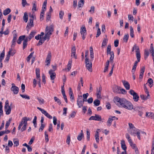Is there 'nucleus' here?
<instances>
[{
  "mask_svg": "<svg viewBox=\"0 0 154 154\" xmlns=\"http://www.w3.org/2000/svg\"><path fill=\"white\" fill-rule=\"evenodd\" d=\"M147 83H149V86L150 88L153 85V81L152 79L151 78H149L148 79L147 81Z\"/></svg>",
  "mask_w": 154,
  "mask_h": 154,
  "instance_id": "393cba45",
  "label": "nucleus"
},
{
  "mask_svg": "<svg viewBox=\"0 0 154 154\" xmlns=\"http://www.w3.org/2000/svg\"><path fill=\"white\" fill-rule=\"evenodd\" d=\"M111 46L110 45H109L107 48V54H111L112 51H111Z\"/></svg>",
  "mask_w": 154,
  "mask_h": 154,
  "instance_id": "7c9ffc66",
  "label": "nucleus"
},
{
  "mask_svg": "<svg viewBox=\"0 0 154 154\" xmlns=\"http://www.w3.org/2000/svg\"><path fill=\"white\" fill-rule=\"evenodd\" d=\"M89 120H94L95 121H101V117L100 116L95 114V116H91L89 118Z\"/></svg>",
  "mask_w": 154,
  "mask_h": 154,
  "instance_id": "6e6552de",
  "label": "nucleus"
},
{
  "mask_svg": "<svg viewBox=\"0 0 154 154\" xmlns=\"http://www.w3.org/2000/svg\"><path fill=\"white\" fill-rule=\"evenodd\" d=\"M115 103L119 107H123L129 110H131L133 109V105L129 101L124 98H119L116 97L114 99Z\"/></svg>",
  "mask_w": 154,
  "mask_h": 154,
  "instance_id": "f257e3e1",
  "label": "nucleus"
},
{
  "mask_svg": "<svg viewBox=\"0 0 154 154\" xmlns=\"http://www.w3.org/2000/svg\"><path fill=\"white\" fill-rule=\"evenodd\" d=\"M34 52H33L32 53H31L27 57L26 60L27 62H29L31 59V58L32 57L33 54H34Z\"/></svg>",
  "mask_w": 154,
  "mask_h": 154,
  "instance_id": "c03bdc74",
  "label": "nucleus"
},
{
  "mask_svg": "<svg viewBox=\"0 0 154 154\" xmlns=\"http://www.w3.org/2000/svg\"><path fill=\"white\" fill-rule=\"evenodd\" d=\"M47 131H45V139L46 142H48L49 141L48 135L47 134Z\"/></svg>",
  "mask_w": 154,
  "mask_h": 154,
  "instance_id": "3c124183",
  "label": "nucleus"
},
{
  "mask_svg": "<svg viewBox=\"0 0 154 154\" xmlns=\"http://www.w3.org/2000/svg\"><path fill=\"white\" fill-rule=\"evenodd\" d=\"M84 0H80L78 2V7L79 8L82 7L84 4Z\"/></svg>",
  "mask_w": 154,
  "mask_h": 154,
  "instance_id": "4be33fe9",
  "label": "nucleus"
},
{
  "mask_svg": "<svg viewBox=\"0 0 154 154\" xmlns=\"http://www.w3.org/2000/svg\"><path fill=\"white\" fill-rule=\"evenodd\" d=\"M87 101L86 100L83 99V101L80 99H78L77 100V104L79 108H81V107L83 106V105L84 104L85 101Z\"/></svg>",
  "mask_w": 154,
  "mask_h": 154,
  "instance_id": "ddd939ff",
  "label": "nucleus"
},
{
  "mask_svg": "<svg viewBox=\"0 0 154 154\" xmlns=\"http://www.w3.org/2000/svg\"><path fill=\"white\" fill-rule=\"evenodd\" d=\"M139 98V96L137 93L133 97V99L135 102H137Z\"/></svg>",
  "mask_w": 154,
  "mask_h": 154,
  "instance_id": "a19ab883",
  "label": "nucleus"
},
{
  "mask_svg": "<svg viewBox=\"0 0 154 154\" xmlns=\"http://www.w3.org/2000/svg\"><path fill=\"white\" fill-rule=\"evenodd\" d=\"M24 124V125L23 126L22 128L21 129V131L22 132H23L26 129V126L27 125V123H23Z\"/></svg>",
  "mask_w": 154,
  "mask_h": 154,
  "instance_id": "13d9d810",
  "label": "nucleus"
},
{
  "mask_svg": "<svg viewBox=\"0 0 154 154\" xmlns=\"http://www.w3.org/2000/svg\"><path fill=\"white\" fill-rule=\"evenodd\" d=\"M144 133L145 134H146V133H145V132H143L142 131H140V132L139 131H137V132L136 133V134H137V137L139 139V140H140V133Z\"/></svg>",
  "mask_w": 154,
  "mask_h": 154,
  "instance_id": "5fc2aeb1",
  "label": "nucleus"
},
{
  "mask_svg": "<svg viewBox=\"0 0 154 154\" xmlns=\"http://www.w3.org/2000/svg\"><path fill=\"white\" fill-rule=\"evenodd\" d=\"M37 99L38 100L40 104L42 105L44 103L45 101L41 97H37Z\"/></svg>",
  "mask_w": 154,
  "mask_h": 154,
  "instance_id": "cd10ccee",
  "label": "nucleus"
},
{
  "mask_svg": "<svg viewBox=\"0 0 154 154\" xmlns=\"http://www.w3.org/2000/svg\"><path fill=\"white\" fill-rule=\"evenodd\" d=\"M121 147L122 149L125 150V151H126V149H127V147L126 146L125 142L124 140H122L121 141Z\"/></svg>",
  "mask_w": 154,
  "mask_h": 154,
  "instance_id": "aec40b11",
  "label": "nucleus"
},
{
  "mask_svg": "<svg viewBox=\"0 0 154 154\" xmlns=\"http://www.w3.org/2000/svg\"><path fill=\"white\" fill-rule=\"evenodd\" d=\"M11 119H10L9 120V121H8L6 122V124H5V129H7L10 125V124L11 123Z\"/></svg>",
  "mask_w": 154,
  "mask_h": 154,
  "instance_id": "8fccbe9b",
  "label": "nucleus"
},
{
  "mask_svg": "<svg viewBox=\"0 0 154 154\" xmlns=\"http://www.w3.org/2000/svg\"><path fill=\"white\" fill-rule=\"evenodd\" d=\"M17 39H15L13 38L11 42V46L12 47H14L15 46V45L16 44V42H17Z\"/></svg>",
  "mask_w": 154,
  "mask_h": 154,
  "instance_id": "864d4df0",
  "label": "nucleus"
},
{
  "mask_svg": "<svg viewBox=\"0 0 154 154\" xmlns=\"http://www.w3.org/2000/svg\"><path fill=\"white\" fill-rule=\"evenodd\" d=\"M129 38V35L128 34H127L124 36L123 38V40L125 42H127L128 41Z\"/></svg>",
  "mask_w": 154,
  "mask_h": 154,
  "instance_id": "a18cd8bd",
  "label": "nucleus"
},
{
  "mask_svg": "<svg viewBox=\"0 0 154 154\" xmlns=\"http://www.w3.org/2000/svg\"><path fill=\"white\" fill-rule=\"evenodd\" d=\"M11 10L10 8H8L4 11L3 14L6 16L10 12Z\"/></svg>",
  "mask_w": 154,
  "mask_h": 154,
  "instance_id": "b1692460",
  "label": "nucleus"
},
{
  "mask_svg": "<svg viewBox=\"0 0 154 154\" xmlns=\"http://www.w3.org/2000/svg\"><path fill=\"white\" fill-rule=\"evenodd\" d=\"M77 0H74L73 2V6L75 8L77 7Z\"/></svg>",
  "mask_w": 154,
  "mask_h": 154,
  "instance_id": "338daca9",
  "label": "nucleus"
},
{
  "mask_svg": "<svg viewBox=\"0 0 154 154\" xmlns=\"http://www.w3.org/2000/svg\"><path fill=\"white\" fill-rule=\"evenodd\" d=\"M22 119L23 120V123H27V121H30L31 120V119L30 118H27L26 117H23Z\"/></svg>",
  "mask_w": 154,
  "mask_h": 154,
  "instance_id": "bb28decb",
  "label": "nucleus"
},
{
  "mask_svg": "<svg viewBox=\"0 0 154 154\" xmlns=\"http://www.w3.org/2000/svg\"><path fill=\"white\" fill-rule=\"evenodd\" d=\"M51 14L50 12H48L47 13V14L46 16V20L47 21L49 20L51 18Z\"/></svg>",
  "mask_w": 154,
  "mask_h": 154,
  "instance_id": "4d7b16f0",
  "label": "nucleus"
},
{
  "mask_svg": "<svg viewBox=\"0 0 154 154\" xmlns=\"http://www.w3.org/2000/svg\"><path fill=\"white\" fill-rule=\"evenodd\" d=\"M84 136V134L83 131L82 130L81 131V133L79 134L77 137V139L79 140H81L82 139V137Z\"/></svg>",
  "mask_w": 154,
  "mask_h": 154,
  "instance_id": "5701e85b",
  "label": "nucleus"
},
{
  "mask_svg": "<svg viewBox=\"0 0 154 154\" xmlns=\"http://www.w3.org/2000/svg\"><path fill=\"white\" fill-rule=\"evenodd\" d=\"M25 37V36L24 35L20 36L17 41V43L19 44H20L21 43V42L24 39Z\"/></svg>",
  "mask_w": 154,
  "mask_h": 154,
  "instance_id": "a211bd4d",
  "label": "nucleus"
},
{
  "mask_svg": "<svg viewBox=\"0 0 154 154\" xmlns=\"http://www.w3.org/2000/svg\"><path fill=\"white\" fill-rule=\"evenodd\" d=\"M64 14V11H60L59 16L60 18L62 20L63 19V16Z\"/></svg>",
  "mask_w": 154,
  "mask_h": 154,
  "instance_id": "e433bc0d",
  "label": "nucleus"
},
{
  "mask_svg": "<svg viewBox=\"0 0 154 154\" xmlns=\"http://www.w3.org/2000/svg\"><path fill=\"white\" fill-rule=\"evenodd\" d=\"M93 103L95 106H97L100 105V101L96 99L94 100Z\"/></svg>",
  "mask_w": 154,
  "mask_h": 154,
  "instance_id": "473e14b6",
  "label": "nucleus"
},
{
  "mask_svg": "<svg viewBox=\"0 0 154 154\" xmlns=\"http://www.w3.org/2000/svg\"><path fill=\"white\" fill-rule=\"evenodd\" d=\"M29 17H30L29 19H32V20H33L34 19H36V17L35 14H29Z\"/></svg>",
  "mask_w": 154,
  "mask_h": 154,
  "instance_id": "ea45409f",
  "label": "nucleus"
},
{
  "mask_svg": "<svg viewBox=\"0 0 154 154\" xmlns=\"http://www.w3.org/2000/svg\"><path fill=\"white\" fill-rule=\"evenodd\" d=\"M35 73L36 75V78H37L38 79H39V78H40V71L39 69L38 68H36Z\"/></svg>",
  "mask_w": 154,
  "mask_h": 154,
  "instance_id": "6ab92c4d",
  "label": "nucleus"
},
{
  "mask_svg": "<svg viewBox=\"0 0 154 154\" xmlns=\"http://www.w3.org/2000/svg\"><path fill=\"white\" fill-rule=\"evenodd\" d=\"M129 93L131 95H132L133 96V97L134 96V95L136 94L137 93L134 92V91L132 90H131L129 91Z\"/></svg>",
  "mask_w": 154,
  "mask_h": 154,
  "instance_id": "bf43d9fd",
  "label": "nucleus"
},
{
  "mask_svg": "<svg viewBox=\"0 0 154 154\" xmlns=\"http://www.w3.org/2000/svg\"><path fill=\"white\" fill-rule=\"evenodd\" d=\"M13 142L14 144V146H17L19 145V140L17 139H13Z\"/></svg>",
  "mask_w": 154,
  "mask_h": 154,
  "instance_id": "c756f323",
  "label": "nucleus"
},
{
  "mask_svg": "<svg viewBox=\"0 0 154 154\" xmlns=\"http://www.w3.org/2000/svg\"><path fill=\"white\" fill-rule=\"evenodd\" d=\"M49 73L50 75V77L51 80L54 79L56 77V73L54 72V71L52 69H50L49 71Z\"/></svg>",
  "mask_w": 154,
  "mask_h": 154,
  "instance_id": "f8f14e48",
  "label": "nucleus"
},
{
  "mask_svg": "<svg viewBox=\"0 0 154 154\" xmlns=\"http://www.w3.org/2000/svg\"><path fill=\"white\" fill-rule=\"evenodd\" d=\"M12 107L9 106V103L8 100H6L5 102V105L4 106L5 111L6 112V114L7 115H9L11 112Z\"/></svg>",
  "mask_w": 154,
  "mask_h": 154,
  "instance_id": "7ed1b4c3",
  "label": "nucleus"
},
{
  "mask_svg": "<svg viewBox=\"0 0 154 154\" xmlns=\"http://www.w3.org/2000/svg\"><path fill=\"white\" fill-rule=\"evenodd\" d=\"M101 34L100 29V28H98L97 30V32L96 36V37H98Z\"/></svg>",
  "mask_w": 154,
  "mask_h": 154,
  "instance_id": "774afa93",
  "label": "nucleus"
},
{
  "mask_svg": "<svg viewBox=\"0 0 154 154\" xmlns=\"http://www.w3.org/2000/svg\"><path fill=\"white\" fill-rule=\"evenodd\" d=\"M35 33V32L33 31H32L30 32L29 36V40H31V39L34 36Z\"/></svg>",
  "mask_w": 154,
  "mask_h": 154,
  "instance_id": "f704fd0d",
  "label": "nucleus"
},
{
  "mask_svg": "<svg viewBox=\"0 0 154 154\" xmlns=\"http://www.w3.org/2000/svg\"><path fill=\"white\" fill-rule=\"evenodd\" d=\"M108 41V39L106 38H104L103 39V42L102 43V47H103L107 45V43Z\"/></svg>",
  "mask_w": 154,
  "mask_h": 154,
  "instance_id": "c85d7f7f",
  "label": "nucleus"
},
{
  "mask_svg": "<svg viewBox=\"0 0 154 154\" xmlns=\"http://www.w3.org/2000/svg\"><path fill=\"white\" fill-rule=\"evenodd\" d=\"M51 59V53L49 52L47 56L45 62L47 63L46 65L49 66L50 64V61Z\"/></svg>",
  "mask_w": 154,
  "mask_h": 154,
  "instance_id": "9d476101",
  "label": "nucleus"
},
{
  "mask_svg": "<svg viewBox=\"0 0 154 154\" xmlns=\"http://www.w3.org/2000/svg\"><path fill=\"white\" fill-rule=\"evenodd\" d=\"M47 0H45L42 5V9L46 10V5L47 4Z\"/></svg>",
  "mask_w": 154,
  "mask_h": 154,
  "instance_id": "603ef678",
  "label": "nucleus"
},
{
  "mask_svg": "<svg viewBox=\"0 0 154 154\" xmlns=\"http://www.w3.org/2000/svg\"><path fill=\"white\" fill-rule=\"evenodd\" d=\"M110 55V60L111 62H113V59L114 57V54L113 51H112L111 54H109Z\"/></svg>",
  "mask_w": 154,
  "mask_h": 154,
  "instance_id": "37998d69",
  "label": "nucleus"
},
{
  "mask_svg": "<svg viewBox=\"0 0 154 154\" xmlns=\"http://www.w3.org/2000/svg\"><path fill=\"white\" fill-rule=\"evenodd\" d=\"M23 19L26 23L27 22L28 20V15L26 12H25L24 13L23 17Z\"/></svg>",
  "mask_w": 154,
  "mask_h": 154,
  "instance_id": "a878e982",
  "label": "nucleus"
},
{
  "mask_svg": "<svg viewBox=\"0 0 154 154\" xmlns=\"http://www.w3.org/2000/svg\"><path fill=\"white\" fill-rule=\"evenodd\" d=\"M102 90V88L100 85L99 88H97V94H101V91Z\"/></svg>",
  "mask_w": 154,
  "mask_h": 154,
  "instance_id": "79ce46f5",
  "label": "nucleus"
},
{
  "mask_svg": "<svg viewBox=\"0 0 154 154\" xmlns=\"http://www.w3.org/2000/svg\"><path fill=\"white\" fill-rule=\"evenodd\" d=\"M33 20H32V19H29V21L27 23L26 28H30L32 27L33 26Z\"/></svg>",
  "mask_w": 154,
  "mask_h": 154,
  "instance_id": "f3484780",
  "label": "nucleus"
},
{
  "mask_svg": "<svg viewBox=\"0 0 154 154\" xmlns=\"http://www.w3.org/2000/svg\"><path fill=\"white\" fill-rule=\"evenodd\" d=\"M20 95L21 97L23 98H25L27 100H29L30 97L29 96H28L27 95H22L21 94H20Z\"/></svg>",
  "mask_w": 154,
  "mask_h": 154,
  "instance_id": "09e8293b",
  "label": "nucleus"
},
{
  "mask_svg": "<svg viewBox=\"0 0 154 154\" xmlns=\"http://www.w3.org/2000/svg\"><path fill=\"white\" fill-rule=\"evenodd\" d=\"M16 30H14L12 32L13 35V38L17 40V33L16 32Z\"/></svg>",
  "mask_w": 154,
  "mask_h": 154,
  "instance_id": "4c0bfd02",
  "label": "nucleus"
},
{
  "mask_svg": "<svg viewBox=\"0 0 154 154\" xmlns=\"http://www.w3.org/2000/svg\"><path fill=\"white\" fill-rule=\"evenodd\" d=\"M136 57L137 60H140V49L139 48H137V50L136 51Z\"/></svg>",
  "mask_w": 154,
  "mask_h": 154,
  "instance_id": "dca6fc26",
  "label": "nucleus"
},
{
  "mask_svg": "<svg viewBox=\"0 0 154 154\" xmlns=\"http://www.w3.org/2000/svg\"><path fill=\"white\" fill-rule=\"evenodd\" d=\"M137 130V129L136 128L130 130L129 131L131 135L135 136V134L136 133Z\"/></svg>",
  "mask_w": 154,
  "mask_h": 154,
  "instance_id": "412c9836",
  "label": "nucleus"
},
{
  "mask_svg": "<svg viewBox=\"0 0 154 154\" xmlns=\"http://www.w3.org/2000/svg\"><path fill=\"white\" fill-rule=\"evenodd\" d=\"M32 11L33 12H34L37 11L36 2L35 1H33L32 2Z\"/></svg>",
  "mask_w": 154,
  "mask_h": 154,
  "instance_id": "2eb2a0df",
  "label": "nucleus"
},
{
  "mask_svg": "<svg viewBox=\"0 0 154 154\" xmlns=\"http://www.w3.org/2000/svg\"><path fill=\"white\" fill-rule=\"evenodd\" d=\"M85 63L86 64V67L87 69L90 72H91L92 71V64L91 62H89L88 57H86L85 59Z\"/></svg>",
  "mask_w": 154,
  "mask_h": 154,
  "instance_id": "20e7f679",
  "label": "nucleus"
},
{
  "mask_svg": "<svg viewBox=\"0 0 154 154\" xmlns=\"http://www.w3.org/2000/svg\"><path fill=\"white\" fill-rule=\"evenodd\" d=\"M37 109L40 110L42 113L44 114L49 119H52V116L50 115L44 109H42L39 107H37Z\"/></svg>",
  "mask_w": 154,
  "mask_h": 154,
  "instance_id": "0eeeda50",
  "label": "nucleus"
},
{
  "mask_svg": "<svg viewBox=\"0 0 154 154\" xmlns=\"http://www.w3.org/2000/svg\"><path fill=\"white\" fill-rule=\"evenodd\" d=\"M45 124H41V126L39 130V131L40 132L41 131H42L45 127Z\"/></svg>",
  "mask_w": 154,
  "mask_h": 154,
  "instance_id": "e2e57ef3",
  "label": "nucleus"
},
{
  "mask_svg": "<svg viewBox=\"0 0 154 154\" xmlns=\"http://www.w3.org/2000/svg\"><path fill=\"white\" fill-rule=\"evenodd\" d=\"M134 110V111L137 112L138 115L140 116H142L143 113V111L144 108L143 107L141 106H137L135 107L134 108H133Z\"/></svg>",
  "mask_w": 154,
  "mask_h": 154,
  "instance_id": "39448f33",
  "label": "nucleus"
},
{
  "mask_svg": "<svg viewBox=\"0 0 154 154\" xmlns=\"http://www.w3.org/2000/svg\"><path fill=\"white\" fill-rule=\"evenodd\" d=\"M113 120V119L111 117L109 118L107 121V125L108 126H110L111 124V123L112 121Z\"/></svg>",
  "mask_w": 154,
  "mask_h": 154,
  "instance_id": "58836bf2",
  "label": "nucleus"
},
{
  "mask_svg": "<svg viewBox=\"0 0 154 154\" xmlns=\"http://www.w3.org/2000/svg\"><path fill=\"white\" fill-rule=\"evenodd\" d=\"M95 140H96V142L97 143H99V134L98 132L97 131H96V134L95 135Z\"/></svg>",
  "mask_w": 154,
  "mask_h": 154,
  "instance_id": "2f4dec72",
  "label": "nucleus"
},
{
  "mask_svg": "<svg viewBox=\"0 0 154 154\" xmlns=\"http://www.w3.org/2000/svg\"><path fill=\"white\" fill-rule=\"evenodd\" d=\"M150 51L152 53V54H154V50L153 48V47L152 46V44L151 45V46L150 49Z\"/></svg>",
  "mask_w": 154,
  "mask_h": 154,
  "instance_id": "052dcab7",
  "label": "nucleus"
},
{
  "mask_svg": "<svg viewBox=\"0 0 154 154\" xmlns=\"http://www.w3.org/2000/svg\"><path fill=\"white\" fill-rule=\"evenodd\" d=\"M144 58L146 59L149 55V52L148 51L145 50L144 51Z\"/></svg>",
  "mask_w": 154,
  "mask_h": 154,
  "instance_id": "de8ad7c7",
  "label": "nucleus"
},
{
  "mask_svg": "<svg viewBox=\"0 0 154 154\" xmlns=\"http://www.w3.org/2000/svg\"><path fill=\"white\" fill-rule=\"evenodd\" d=\"M130 35L131 36L132 38H133L134 37V31L133 30V28L131 26H130Z\"/></svg>",
  "mask_w": 154,
  "mask_h": 154,
  "instance_id": "72a5a7b5",
  "label": "nucleus"
},
{
  "mask_svg": "<svg viewBox=\"0 0 154 154\" xmlns=\"http://www.w3.org/2000/svg\"><path fill=\"white\" fill-rule=\"evenodd\" d=\"M54 99L55 102H57L59 104H60L61 103L60 100L57 97H54Z\"/></svg>",
  "mask_w": 154,
  "mask_h": 154,
  "instance_id": "6e6d98bb",
  "label": "nucleus"
},
{
  "mask_svg": "<svg viewBox=\"0 0 154 154\" xmlns=\"http://www.w3.org/2000/svg\"><path fill=\"white\" fill-rule=\"evenodd\" d=\"M5 56V53L4 51H3L1 54L0 55V62H2V60L3 59Z\"/></svg>",
  "mask_w": 154,
  "mask_h": 154,
  "instance_id": "49530a36",
  "label": "nucleus"
},
{
  "mask_svg": "<svg viewBox=\"0 0 154 154\" xmlns=\"http://www.w3.org/2000/svg\"><path fill=\"white\" fill-rule=\"evenodd\" d=\"M48 130L50 132H51L53 131V127L52 125L51 124H50L48 127Z\"/></svg>",
  "mask_w": 154,
  "mask_h": 154,
  "instance_id": "0e129e2a",
  "label": "nucleus"
},
{
  "mask_svg": "<svg viewBox=\"0 0 154 154\" xmlns=\"http://www.w3.org/2000/svg\"><path fill=\"white\" fill-rule=\"evenodd\" d=\"M122 82L126 89L128 90L130 88V85L129 83L128 82L125 80L122 81Z\"/></svg>",
  "mask_w": 154,
  "mask_h": 154,
  "instance_id": "4468645a",
  "label": "nucleus"
},
{
  "mask_svg": "<svg viewBox=\"0 0 154 154\" xmlns=\"http://www.w3.org/2000/svg\"><path fill=\"white\" fill-rule=\"evenodd\" d=\"M12 86L11 88V90L12 91L14 94H18L19 91V88L17 87L14 85V84H12Z\"/></svg>",
  "mask_w": 154,
  "mask_h": 154,
  "instance_id": "1a4fd4ad",
  "label": "nucleus"
},
{
  "mask_svg": "<svg viewBox=\"0 0 154 154\" xmlns=\"http://www.w3.org/2000/svg\"><path fill=\"white\" fill-rule=\"evenodd\" d=\"M76 48L75 46L73 47L71 49V57H74L75 59H77V57L75 55Z\"/></svg>",
  "mask_w": 154,
  "mask_h": 154,
  "instance_id": "9b49d317",
  "label": "nucleus"
},
{
  "mask_svg": "<svg viewBox=\"0 0 154 154\" xmlns=\"http://www.w3.org/2000/svg\"><path fill=\"white\" fill-rule=\"evenodd\" d=\"M26 4L27 3L26 0H22V5L23 7H24Z\"/></svg>",
  "mask_w": 154,
  "mask_h": 154,
  "instance_id": "69168bd1",
  "label": "nucleus"
},
{
  "mask_svg": "<svg viewBox=\"0 0 154 154\" xmlns=\"http://www.w3.org/2000/svg\"><path fill=\"white\" fill-rule=\"evenodd\" d=\"M80 33L82 36V39L84 40L87 35V30L85 26L81 28Z\"/></svg>",
  "mask_w": 154,
  "mask_h": 154,
  "instance_id": "423d86ee",
  "label": "nucleus"
},
{
  "mask_svg": "<svg viewBox=\"0 0 154 154\" xmlns=\"http://www.w3.org/2000/svg\"><path fill=\"white\" fill-rule=\"evenodd\" d=\"M45 41V40H44V38H43V40L42 39H40L38 43L37 44V46L41 45Z\"/></svg>",
  "mask_w": 154,
  "mask_h": 154,
  "instance_id": "680f3d73",
  "label": "nucleus"
},
{
  "mask_svg": "<svg viewBox=\"0 0 154 154\" xmlns=\"http://www.w3.org/2000/svg\"><path fill=\"white\" fill-rule=\"evenodd\" d=\"M54 31V27L53 25H51L50 26H47L45 28V35L44 37V40H45L47 39L48 41Z\"/></svg>",
  "mask_w": 154,
  "mask_h": 154,
  "instance_id": "f03ea898",
  "label": "nucleus"
},
{
  "mask_svg": "<svg viewBox=\"0 0 154 154\" xmlns=\"http://www.w3.org/2000/svg\"><path fill=\"white\" fill-rule=\"evenodd\" d=\"M140 97L142 99L144 100H147L150 97V96H148V95L146 96H145L144 95H141Z\"/></svg>",
  "mask_w": 154,
  "mask_h": 154,
  "instance_id": "c9c22d12",
  "label": "nucleus"
}]
</instances>
